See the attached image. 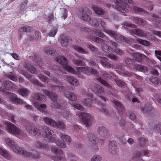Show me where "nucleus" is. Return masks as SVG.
Segmentation results:
<instances>
[{"mask_svg": "<svg viewBox=\"0 0 161 161\" xmlns=\"http://www.w3.org/2000/svg\"><path fill=\"white\" fill-rule=\"evenodd\" d=\"M16 153L19 155H23L27 157H30L35 159L39 158L40 154L35 151L29 152L21 147H16L14 150Z\"/></svg>", "mask_w": 161, "mask_h": 161, "instance_id": "f257e3e1", "label": "nucleus"}, {"mask_svg": "<svg viewBox=\"0 0 161 161\" xmlns=\"http://www.w3.org/2000/svg\"><path fill=\"white\" fill-rule=\"evenodd\" d=\"M127 3L131 4L133 3V2L132 0H120V1L117 4V10L122 13L128 12L129 5Z\"/></svg>", "mask_w": 161, "mask_h": 161, "instance_id": "f03ea898", "label": "nucleus"}, {"mask_svg": "<svg viewBox=\"0 0 161 161\" xmlns=\"http://www.w3.org/2000/svg\"><path fill=\"white\" fill-rule=\"evenodd\" d=\"M44 93L50 98L53 102V105L55 108H60L61 107L60 99L56 94L51 93L47 90H45Z\"/></svg>", "mask_w": 161, "mask_h": 161, "instance_id": "7ed1b4c3", "label": "nucleus"}, {"mask_svg": "<svg viewBox=\"0 0 161 161\" xmlns=\"http://www.w3.org/2000/svg\"><path fill=\"white\" fill-rule=\"evenodd\" d=\"M79 117H81L84 124L86 127L91 126L93 121V116L88 113H80L77 114Z\"/></svg>", "mask_w": 161, "mask_h": 161, "instance_id": "20e7f679", "label": "nucleus"}, {"mask_svg": "<svg viewBox=\"0 0 161 161\" xmlns=\"http://www.w3.org/2000/svg\"><path fill=\"white\" fill-rule=\"evenodd\" d=\"M25 129L27 133L36 138L40 137L41 133L40 130L31 124H28L25 126Z\"/></svg>", "mask_w": 161, "mask_h": 161, "instance_id": "39448f33", "label": "nucleus"}, {"mask_svg": "<svg viewBox=\"0 0 161 161\" xmlns=\"http://www.w3.org/2000/svg\"><path fill=\"white\" fill-rule=\"evenodd\" d=\"M56 60L59 63L63 65V68L67 71L73 74H75L76 71L72 67L67 64V60L65 57L63 56H59L56 58Z\"/></svg>", "mask_w": 161, "mask_h": 161, "instance_id": "423d86ee", "label": "nucleus"}, {"mask_svg": "<svg viewBox=\"0 0 161 161\" xmlns=\"http://www.w3.org/2000/svg\"><path fill=\"white\" fill-rule=\"evenodd\" d=\"M52 152L55 155L52 156V158L55 161H65V158L63 155V151L57 147H52Z\"/></svg>", "mask_w": 161, "mask_h": 161, "instance_id": "0eeeda50", "label": "nucleus"}, {"mask_svg": "<svg viewBox=\"0 0 161 161\" xmlns=\"http://www.w3.org/2000/svg\"><path fill=\"white\" fill-rule=\"evenodd\" d=\"M92 14V13L89 9L87 8H84L80 10L78 14V16L83 21L90 22L91 20L90 15Z\"/></svg>", "mask_w": 161, "mask_h": 161, "instance_id": "6e6552de", "label": "nucleus"}, {"mask_svg": "<svg viewBox=\"0 0 161 161\" xmlns=\"http://www.w3.org/2000/svg\"><path fill=\"white\" fill-rule=\"evenodd\" d=\"M59 136L63 142L59 141L56 142V144L58 146L61 148H64L66 147V145L64 142L68 144L70 143L71 140L70 136L63 133H60Z\"/></svg>", "mask_w": 161, "mask_h": 161, "instance_id": "1a4fd4ad", "label": "nucleus"}, {"mask_svg": "<svg viewBox=\"0 0 161 161\" xmlns=\"http://www.w3.org/2000/svg\"><path fill=\"white\" fill-rule=\"evenodd\" d=\"M80 30L82 31H85L86 32H88L89 35L91 34H93L94 33L97 36L101 38H103L105 36V35L103 32L97 29L92 30L88 28L81 27L80 28Z\"/></svg>", "mask_w": 161, "mask_h": 161, "instance_id": "9d476101", "label": "nucleus"}, {"mask_svg": "<svg viewBox=\"0 0 161 161\" xmlns=\"http://www.w3.org/2000/svg\"><path fill=\"white\" fill-rule=\"evenodd\" d=\"M53 131L49 128L46 127L43 130V135L46 138V140L51 142L55 141V139L52 136Z\"/></svg>", "mask_w": 161, "mask_h": 161, "instance_id": "9b49d317", "label": "nucleus"}, {"mask_svg": "<svg viewBox=\"0 0 161 161\" xmlns=\"http://www.w3.org/2000/svg\"><path fill=\"white\" fill-rule=\"evenodd\" d=\"M5 124L7 125V128L10 133L15 135H19L20 134V131L19 129L10 122H5Z\"/></svg>", "mask_w": 161, "mask_h": 161, "instance_id": "f8f14e48", "label": "nucleus"}, {"mask_svg": "<svg viewBox=\"0 0 161 161\" xmlns=\"http://www.w3.org/2000/svg\"><path fill=\"white\" fill-rule=\"evenodd\" d=\"M108 151L109 153L112 155H116L118 153V149L115 142L112 141L109 142L108 145Z\"/></svg>", "mask_w": 161, "mask_h": 161, "instance_id": "ddd939ff", "label": "nucleus"}, {"mask_svg": "<svg viewBox=\"0 0 161 161\" xmlns=\"http://www.w3.org/2000/svg\"><path fill=\"white\" fill-rule=\"evenodd\" d=\"M100 136L103 138H106L108 136L109 132L107 128L103 126L99 127L97 130Z\"/></svg>", "mask_w": 161, "mask_h": 161, "instance_id": "4468645a", "label": "nucleus"}, {"mask_svg": "<svg viewBox=\"0 0 161 161\" xmlns=\"http://www.w3.org/2000/svg\"><path fill=\"white\" fill-rule=\"evenodd\" d=\"M5 142L7 145L12 149L15 153L16 152L14 151L15 149L17 147H20L17 145L16 143L14 141L10 138H5Z\"/></svg>", "mask_w": 161, "mask_h": 161, "instance_id": "2eb2a0df", "label": "nucleus"}, {"mask_svg": "<svg viewBox=\"0 0 161 161\" xmlns=\"http://www.w3.org/2000/svg\"><path fill=\"white\" fill-rule=\"evenodd\" d=\"M91 90L94 93H101L103 92L104 89L100 85L93 84L91 85Z\"/></svg>", "mask_w": 161, "mask_h": 161, "instance_id": "dca6fc26", "label": "nucleus"}, {"mask_svg": "<svg viewBox=\"0 0 161 161\" xmlns=\"http://www.w3.org/2000/svg\"><path fill=\"white\" fill-rule=\"evenodd\" d=\"M87 37L88 39L92 40L98 44H104L105 43V41L103 39L99 37L93 36L91 34L88 35Z\"/></svg>", "mask_w": 161, "mask_h": 161, "instance_id": "f3484780", "label": "nucleus"}, {"mask_svg": "<svg viewBox=\"0 0 161 161\" xmlns=\"http://www.w3.org/2000/svg\"><path fill=\"white\" fill-rule=\"evenodd\" d=\"M111 37L115 39L117 42H119V36L114 31L107 29L104 30V32Z\"/></svg>", "mask_w": 161, "mask_h": 161, "instance_id": "a211bd4d", "label": "nucleus"}, {"mask_svg": "<svg viewBox=\"0 0 161 161\" xmlns=\"http://www.w3.org/2000/svg\"><path fill=\"white\" fill-rule=\"evenodd\" d=\"M128 30L129 31V32L132 35H133L135 34L139 36L142 37L144 36L145 35L143 31L139 28L134 30L129 29Z\"/></svg>", "mask_w": 161, "mask_h": 161, "instance_id": "6ab92c4d", "label": "nucleus"}, {"mask_svg": "<svg viewBox=\"0 0 161 161\" xmlns=\"http://www.w3.org/2000/svg\"><path fill=\"white\" fill-rule=\"evenodd\" d=\"M71 41L70 37L69 36H62L61 38V44L63 46H66L68 45V43Z\"/></svg>", "mask_w": 161, "mask_h": 161, "instance_id": "aec40b11", "label": "nucleus"}, {"mask_svg": "<svg viewBox=\"0 0 161 161\" xmlns=\"http://www.w3.org/2000/svg\"><path fill=\"white\" fill-rule=\"evenodd\" d=\"M25 67L31 73L35 74L36 73V70L33 66L29 62H27L24 63Z\"/></svg>", "mask_w": 161, "mask_h": 161, "instance_id": "412c9836", "label": "nucleus"}, {"mask_svg": "<svg viewBox=\"0 0 161 161\" xmlns=\"http://www.w3.org/2000/svg\"><path fill=\"white\" fill-rule=\"evenodd\" d=\"M67 81L71 85L74 86H76L79 85V82L77 79L73 76H67Z\"/></svg>", "mask_w": 161, "mask_h": 161, "instance_id": "4be33fe9", "label": "nucleus"}, {"mask_svg": "<svg viewBox=\"0 0 161 161\" xmlns=\"http://www.w3.org/2000/svg\"><path fill=\"white\" fill-rule=\"evenodd\" d=\"M64 94L66 97L71 101H75L77 99L76 95L72 92L68 91L65 92Z\"/></svg>", "mask_w": 161, "mask_h": 161, "instance_id": "5701e85b", "label": "nucleus"}, {"mask_svg": "<svg viewBox=\"0 0 161 161\" xmlns=\"http://www.w3.org/2000/svg\"><path fill=\"white\" fill-rule=\"evenodd\" d=\"M0 154L7 159H11V156L9 152L2 148H0Z\"/></svg>", "mask_w": 161, "mask_h": 161, "instance_id": "b1692460", "label": "nucleus"}, {"mask_svg": "<svg viewBox=\"0 0 161 161\" xmlns=\"http://www.w3.org/2000/svg\"><path fill=\"white\" fill-rule=\"evenodd\" d=\"M43 120L44 122L48 125L52 126L53 127L54 125H55V121L51 118L45 117L43 118Z\"/></svg>", "mask_w": 161, "mask_h": 161, "instance_id": "393cba45", "label": "nucleus"}, {"mask_svg": "<svg viewBox=\"0 0 161 161\" xmlns=\"http://www.w3.org/2000/svg\"><path fill=\"white\" fill-rule=\"evenodd\" d=\"M76 70L79 73H82L84 74L89 73L90 68L89 67H79L77 68Z\"/></svg>", "mask_w": 161, "mask_h": 161, "instance_id": "a878e982", "label": "nucleus"}, {"mask_svg": "<svg viewBox=\"0 0 161 161\" xmlns=\"http://www.w3.org/2000/svg\"><path fill=\"white\" fill-rule=\"evenodd\" d=\"M113 102L119 112H121L124 110V106L119 102L114 100Z\"/></svg>", "mask_w": 161, "mask_h": 161, "instance_id": "bb28decb", "label": "nucleus"}, {"mask_svg": "<svg viewBox=\"0 0 161 161\" xmlns=\"http://www.w3.org/2000/svg\"><path fill=\"white\" fill-rule=\"evenodd\" d=\"M132 19L134 23L140 25H145L146 23V21L145 20L138 17H133Z\"/></svg>", "mask_w": 161, "mask_h": 161, "instance_id": "cd10ccee", "label": "nucleus"}, {"mask_svg": "<svg viewBox=\"0 0 161 161\" xmlns=\"http://www.w3.org/2000/svg\"><path fill=\"white\" fill-rule=\"evenodd\" d=\"M11 101L14 103H17L20 105H22L26 104V103L21 99L16 97H12Z\"/></svg>", "mask_w": 161, "mask_h": 161, "instance_id": "c85d7f7f", "label": "nucleus"}, {"mask_svg": "<svg viewBox=\"0 0 161 161\" xmlns=\"http://www.w3.org/2000/svg\"><path fill=\"white\" fill-rule=\"evenodd\" d=\"M87 136L91 143H95L97 142L96 137L92 133L89 132L87 134Z\"/></svg>", "mask_w": 161, "mask_h": 161, "instance_id": "c756f323", "label": "nucleus"}, {"mask_svg": "<svg viewBox=\"0 0 161 161\" xmlns=\"http://www.w3.org/2000/svg\"><path fill=\"white\" fill-rule=\"evenodd\" d=\"M18 92L20 95L24 97L27 96L29 93V90L25 88L19 89L18 90Z\"/></svg>", "mask_w": 161, "mask_h": 161, "instance_id": "7c9ffc66", "label": "nucleus"}, {"mask_svg": "<svg viewBox=\"0 0 161 161\" xmlns=\"http://www.w3.org/2000/svg\"><path fill=\"white\" fill-rule=\"evenodd\" d=\"M55 125L53 127L58 128L60 129H64L65 127V125L64 123L60 121H58L57 122H55Z\"/></svg>", "mask_w": 161, "mask_h": 161, "instance_id": "2f4dec72", "label": "nucleus"}, {"mask_svg": "<svg viewBox=\"0 0 161 161\" xmlns=\"http://www.w3.org/2000/svg\"><path fill=\"white\" fill-rule=\"evenodd\" d=\"M124 42L127 44H130L133 42V39L131 38H127L123 36H119V37Z\"/></svg>", "mask_w": 161, "mask_h": 161, "instance_id": "473e14b6", "label": "nucleus"}, {"mask_svg": "<svg viewBox=\"0 0 161 161\" xmlns=\"http://www.w3.org/2000/svg\"><path fill=\"white\" fill-rule=\"evenodd\" d=\"M133 9L135 12L138 13H142L143 14H147L148 13L145 10L142 8L136 6L133 7Z\"/></svg>", "mask_w": 161, "mask_h": 161, "instance_id": "72a5a7b5", "label": "nucleus"}, {"mask_svg": "<svg viewBox=\"0 0 161 161\" xmlns=\"http://www.w3.org/2000/svg\"><path fill=\"white\" fill-rule=\"evenodd\" d=\"M87 47L92 53L95 54H98V49L97 47L92 45H88L87 46Z\"/></svg>", "mask_w": 161, "mask_h": 161, "instance_id": "f704fd0d", "label": "nucleus"}, {"mask_svg": "<svg viewBox=\"0 0 161 161\" xmlns=\"http://www.w3.org/2000/svg\"><path fill=\"white\" fill-rule=\"evenodd\" d=\"M34 145L36 147L40 148H45L48 147V146L47 144L42 143L39 142H35Z\"/></svg>", "mask_w": 161, "mask_h": 161, "instance_id": "c9c22d12", "label": "nucleus"}, {"mask_svg": "<svg viewBox=\"0 0 161 161\" xmlns=\"http://www.w3.org/2000/svg\"><path fill=\"white\" fill-rule=\"evenodd\" d=\"M74 48L75 50H76L80 53L86 54H87L88 53V51H86L80 46H75L74 47Z\"/></svg>", "mask_w": 161, "mask_h": 161, "instance_id": "e433bc0d", "label": "nucleus"}, {"mask_svg": "<svg viewBox=\"0 0 161 161\" xmlns=\"http://www.w3.org/2000/svg\"><path fill=\"white\" fill-rule=\"evenodd\" d=\"M14 85L13 83L9 80L5 81L4 84V86L5 88L8 90H10L14 86Z\"/></svg>", "mask_w": 161, "mask_h": 161, "instance_id": "4c0bfd02", "label": "nucleus"}, {"mask_svg": "<svg viewBox=\"0 0 161 161\" xmlns=\"http://www.w3.org/2000/svg\"><path fill=\"white\" fill-rule=\"evenodd\" d=\"M150 81L155 85H159L161 84V81L157 77H153L150 79Z\"/></svg>", "mask_w": 161, "mask_h": 161, "instance_id": "58836bf2", "label": "nucleus"}, {"mask_svg": "<svg viewBox=\"0 0 161 161\" xmlns=\"http://www.w3.org/2000/svg\"><path fill=\"white\" fill-rule=\"evenodd\" d=\"M57 31V28L55 27H52L48 34L50 36L54 37L56 34Z\"/></svg>", "mask_w": 161, "mask_h": 161, "instance_id": "ea45409f", "label": "nucleus"}, {"mask_svg": "<svg viewBox=\"0 0 161 161\" xmlns=\"http://www.w3.org/2000/svg\"><path fill=\"white\" fill-rule=\"evenodd\" d=\"M44 50L46 53L51 55L54 54L55 52V49H53L51 47H45L44 48Z\"/></svg>", "mask_w": 161, "mask_h": 161, "instance_id": "a19ab883", "label": "nucleus"}, {"mask_svg": "<svg viewBox=\"0 0 161 161\" xmlns=\"http://www.w3.org/2000/svg\"><path fill=\"white\" fill-rule=\"evenodd\" d=\"M152 109V107L149 105H145L142 109L143 113H147Z\"/></svg>", "mask_w": 161, "mask_h": 161, "instance_id": "79ce46f5", "label": "nucleus"}, {"mask_svg": "<svg viewBox=\"0 0 161 161\" xmlns=\"http://www.w3.org/2000/svg\"><path fill=\"white\" fill-rule=\"evenodd\" d=\"M34 98L39 101H42L44 98L45 96L39 93H36L34 96Z\"/></svg>", "mask_w": 161, "mask_h": 161, "instance_id": "37998d69", "label": "nucleus"}, {"mask_svg": "<svg viewBox=\"0 0 161 161\" xmlns=\"http://www.w3.org/2000/svg\"><path fill=\"white\" fill-rule=\"evenodd\" d=\"M93 9L96 13L99 15H103L104 14V12L101 8L97 6H94L93 7Z\"/></svg>", "mask_w": 161, "mask_h": 161, "instance_id": "c03bdc74", "label": "nucleus"}, {"mask_svg": "<svg viewBox=\"0 0 161 161\" xmlns=\"http://www.w3.org/2000/svg\"><path fill=\"white\" fill-rule=\"evenodd\" d=\"M101 48L102 51L105 53H108L113 50V49L111 47L105 45L102 46Z\"/></svg>", "mask_w": 161, "mask_h": 161, "instance_id": "a18cd8bd", "label": "nucleus"}, {"mask_svg": "<svg viewBox=\"0 0 161 161\" xmlns=\"http://www.w3.org/2000/svg\"><path fill=\"white\" fill-rule=\"evenodd\" d=\"M5 75L7 77L13 81H15L17 80L16 76L12 72L8 74H5Z\"/></svg>", "mask_w": 161, "mask_h": 161, "instance_id": "49530a36", "label": "nucleus"}, {"mask_svg": "<svg viewBox=\"0 0 161 161\" xmlns=\"http://www.w3.org/2000/svg\"><path fill=\"white\" fill-rule=\"evenodd\" d=\"M86 61V60L84 58L81 59L80 60L74 59V63L77 65L82 66L83 65L84 63Z\"/></svg>", "mask_w": 161, "mask_h": 161, "instance_id": "de8ad7c7", "label": "nucleus"}, {"mask_svg": "<svg viewBox=\"0 0 161 161\" xmlns=\"http://www.w3.org/2000/svg\"><path fill=\"white\" fill-rule=\"evenodd\" d=\"M31 28L29 26L21 27L19 30V31L21 32H28L31 30Z\"/></svg>", "mask_w": 161, "mask_h": 161, "instance_id": "09e8293b", "label": "nucleus"}, {"mask_svg": "<svg viewBox=\"0 0 161 161\" xmlns=\"http://www.w3.org/2000/svg\"><path fill=\"white\" fill-rule=\"evenodd\" d=\"M69 112L66 110H63V112L61 113H59L58 115L59 116H62L63 117L67 118L70 115Z\"/></svg>", "mask_w": 161, "mask_h": 161, "instance_id": "8fccbe9b", "label": "nucleus"}, {"mask_svg": "<svg viewBox=\"0 0 161 161\" xmlns=\"http://www.w3.org/2000/svg\"><path fill=\"white\" fill-rule=\"evenodd\" d=\"M97 58H98V59L100 61L102 65L103 66H104V65H106V64H107V62H108L106 61L107 58H106L97 56Z\"/></svg>", "mask_w": 161, "mask_h": 161, "instance_id": "3c124183", "label": "nucleus"}, {"mask_svg": "<svg viewBox=\"0 0 161 161\" xmlns=\"http://www.w3.org/2000/svg\"><path fill=\"white\" fill-rule=\"evenodd\" d=\"M31 59L35 63H36L38 65H40L41 58L36 55H35L32 56Z\"/></svg>", "mask_w": 161, "mask_h": 161, "instance_id": "603ef678", "label": "nucleus"}, {"mask_svg": "<svg viewBox=\"0 0 161 161\" xmlns=\"http://www.w3.org/2000/svg\"><path fill=\"white\" fill-rule=\"evenodd\" d=\"M136 68L137 69L143 72H145L147 70V67L141 65H137Z\"/></svg>", "mask_w": 161, "mask_h": 161, "instance_id": "864d4df0", "label": "nucleus"}, {"mask_svg": "<svg viewBox=\"0 0 161 161\" xmlns=\"http://www.w3.org/2000/svg\"><path fill=\"white\" fill-rule=\"evenodd\" d=\"M113 76V74L111 73V74L107 73L106 71H103V77L104 79L109 80Z\"/></svg>", "mask_w": 161, "mask_h": 161, "instance_id": "5fc2aeb1", "label": "nucleus"}, {"mask_svg": "<svg viewBox=\"0 0 161 161\" xmlns=\"http://www.w3.org/2000/svg\"><path fill=\"white\" fill-rule=\"evenodd\" d=\"M97 80L100 82L103 85L109 88H111V86L107 82L101 79L100 78H98L97 79Z\"/></svg>", "mask_w": 161, "mask_h": 161, "instance_id": "6e6d98bb", "label": "nucleus"}, {"mask_svg": "<svg viewBox=\"0 0 161 161\" xmlns=\"http://www.w3.org/2000/svg\"><path fill=\"white\" fill-rule=\"evenodd\" d=\"M115 82L117 84L121 87H125L126 86L125 83L120 80H117Z\"/></svg>", "mask_w": 161, "mask_h": 161, "instance_id": "4d7b16f0", "label": "nucleus"}, {"mask_svg": "<svg viewBox=\"0 0 161 161\" xmlns=\"http://www.w3.org/2000/svg\"><path fill=\"white\" fill-rule=\"evenodd\" d=\"M151 15H152L154 19H155V23L154 24L155 25H159V24L161 25V22L160 20L158 19L159 18V17L158 16L153 14H151Z\"/></svg>", "mask_w": 161, "mask_h": 161, "instance_id": "13d9d810", "label": "nucleus"}, {"mask_svg": "<svg viewBox=\"0 0 161 161\" xmlns=\"http://www.w3.org/2000/svg\"><path fill=\"white\" fill-rule=\"evenodd\" d=\"M91 146L92 150L94 152H96L98 150V148L97 144V142L95 143H91Z\"/></svg>", "mask_w": 161, "mask_h": 161, "instance_id": "bf43d9fd", "label": "nucleus"}, {"mask_svg": "<svg viewBox=\"0 0 161 161\" xmlns=\"http://www.w3.org/2000/svg\"><path fill=\"white\" fill-rule=\"evenodd\" d=\"M137 41L139 43L144 46H148L150 44L149 42L146 40H143L140 39H137Z\"/></svg>", "mask_w": 161, "mask_h": 161, "instance_id": "052dcab7", "label": "nucleus"}, {"mask_svg": "<svg viewBox=\"0 0 161 161\" xmlns=\"http://www.w3.org/2000/svg\"><path fill=\"white\" fill-rule=\"evenodd\" d=\"M84 103L85 105L87 107H91L92 106V102L90 99H85L84 100Z\"/></svg>", "mask_w": 161, "mask_h": 161, "instance_id": "680f3d73", "label": "nucleus"}, {"mask_svg": "<svg viewBox=\"0 0 161 161\" xmlns=\"http://www.w3.org/2000/svg\"><path fill=\"white\" fill-rule=\"evenodd\" d=\"M35 106L37 109H40L41 108H46L47 106L44 104H39L38 103H36L35 104Z\"/></svg>", "mask_w": 161, "mask_h": 161, "instance_id": "e2e57ef3", "label": "nucleus"}, {"mask_svg": "<svg viewBox=\"0 0 161 161\" xmlns=\"http://www.w3.org/2000/svg\"><path fill=\"white\" fill-rule=\"evenodd\" d=\"M102 159L101 156L99 155H96L92 157L91 161H100Z\"/></svg>", "mask_w": 161, "mask_h": 161, "instance_id": "0e129e2a", "label": "nucleus"}, {"mask_svg": "<svg viewBox=\"0 0 161 161\" xmlns=\"http://www.w3.org/2000/svg\"><path fill=\"white\" fill-rule=\"evenodd\" d=\"M146 140L143 137L139 139V143L141 147H144L146 145Z\"/></svg>", "mask_w": 161, "mask_h": 161, "instance_id": "69168bd1", "label": "nucleus"}, {"mask_svg": "<svg viewBox=\"0 0 161 161\" xmlns=\"http://www.w3.org/2000/svg\"><path fill=\"white\" fill-rule=\"evenodd\" d=\"M38 78L41 80L43 82H48V79L44 75L42 74H40L38 75Z\"/></svg>", "mask_w": 161, "mask_h": 161, "instance_id": "338daca9", "label": "nucleus"}, {"mask_svg": "<svg viewBox=\"0 0 161 161\" xmlns=\"http://www.w3.org/2000/svg\"><path fill=\"white\" fill-rule=\"evenodd\" d=\"M114 51L117 54L120 55H122L124 53V52L122 50L118 47L114 48Z\"/></svg>", "mask_w": 161, "mask_h": 161, "instance_id": "774afa93", "label": "nucleus"}]
</instances>
